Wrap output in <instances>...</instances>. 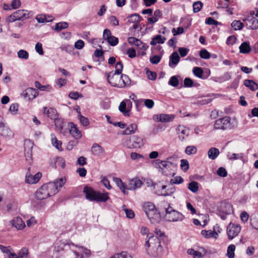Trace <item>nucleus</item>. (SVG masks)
<instances>
[{"label": "nucleus", "mask_w": 258, "mask_h": 258, "mask_svg": "<svg viewBox=\"0 0 258 258\" xmlns=\"http://www.w3.org/2000/svg\"><path fill=\"white\" fill-rule=\"evenodd\" d=\"M59 246L55 247L53 257L57 258L60 255L67 258H88L91 254L90 250L73 243L64 244L62 249H59Z\"/></svg>", "instance_id": "1"}, {"label": "nucleus", "mask_w": 258, "mask_h": 258, "mask_svg": "<svg viewBox=\"0 0 258 258\" xmlns=\"http://www.w3.org/2000/svg\"><path fill=\"white\" fill-rule=\"evenodd\" d=\"M145 246L147 253L153 257L159 256L162 253L160 239L157 236L147 235Z\"/></svg>", "instance_id": "2"}, {"label": "nucleus", "mask_w": 258, "mask_h": 258, "mask_svg": "<svg viewBox=\"0 0 258 258\" xmlns=\"http://www.w3.org/2000/svg\"><path fill=\"white\" fill-rule=\"evenodd\" d=\"M118 74L111 72L107 74L108 83L115 87L122 88L128 87L131 84V80L128 76L124 74Z\"/></svg>", "instance_id": "3"}, {"label": "nucleus", "mask_w": 258, "mask_h": 258, "mask_svg": "<svg viewBox=\"0 0 258 258\" xmlns=\"http://www.w3.org/2000/svg\"><path fill=\"white\" fill-rule=\"evenodd\" d=\"M83 192L85 194L86 198L90 201L105 202L109 199L107 192L102 194L87 186L84 187Z\"/></svg>", "instance_id": "4"}, {"label": "nucleus", "mask_w": 258, "mask_h": 258, "mask_svg": "<svg viewBox=\"0 0 258 258\" xmlns=\"http://www.w3.org/2000/svg\"><path fill=\"white\" fill-rule=\"evenodd\" d=\"M56 194V188L53 184H44L36 190L35 197L38 200H42Z\"/></svg>", "instance_id": "5"}, {"label": "nucleus", "mask_w": 258, "mask_h": 258, "mask_svg": "<svg viewBox=\"0 0 258 258\" xmlns=\"http://www.w3.org/2000/svg\"><path fill=\"white\" fill-rule=\"evenodd\" d=\"M173 159L172 157H169L166 160H157V164L160 169V171L165 176L171 174L172 168L175 167L176 165L172 162Z\"/></svg>", "instance_id": "6"}, {"label": "nucleus", "mask_w": 258, "mask_h": 258, "mask_svg": "<svg viewBox=\"0 0 258 258\" xmlns=\"http://www.w3.org/2000/svg\"><path fill=\"white\" fill-rule=\"evenodd\" d=\"M164 217L167 221L170 222L181 221L184 218V215L173 209L170 206L166 208Z\"/></svg>", "instance_id": "7"}, {"label": "nucleus", "mask_w": 258, "mask_h": 258, "mask_svg": "<svg viewBox=\"0 0 258 258\" xmlns=\"http://www.w3.org/2000/svg\"><path fill=\"white\" fill-rule=\"evenodd\" d=\"M233 127L231 123V118L229 116L217 119L214 124V128L215 130H230Z\"/></svg>", "instance_id": "8"}, {"label": "nucleus", "mask_w": 258, "mask_h": 258, "mask_svg": "<svg viewBox=\"0 0 258 258\" xmlns=\"http://www.w3.org/2000/svg\"><path fill=\"white\" fill-rule=\"evenodd\" d=\"M29 13L25 10H19L9 16L6 19L8 23H12L16 21L23 20L29 18Z\"/></svg>", "instance_id": "9"}, {"label": "nucleus", "mask_w": 258, "mask_h": 258, "mask_svg": "<svg viewBox=\"0 0 258 258\" xmlns=\"http://www.w3.org/2000/svg\"><path fill=\"white\" fill-rule=\"evenodd\" d=\"M241 230V226L239 225H235L230 223L227 228V233L228 238L232 239L238 235Z\"/></svg>", "instance_id": "10"}, {"label": "nucleus", "mask_w": 258, "mask_h": 258, "mask_svg": "<svg viewBox=\"0 0 258 258\" xmlns=\"http://www.w3.org/2000/svg\"><path fill=\"white\" fill-rule=\"evenodd\" d=\"M0 135L8 139H10L14 136L12 131L2 119H0Z\"/></svg>", "instance_id": "11"}, {"label": "nucleus", "mask_w": 258, "mask_h": 258, "mask_svg": "<svg viewBox=\"0 0 258 258\" xmlns=\"http://www.w3.org/2000/svg\"><path fill=\"white\" fill-rule=\"evenodd\" d=\"M38 91L33 88H28L25 90L21 94V96L28 101H31L38 95Z\"/></svg>", "instance_id": "12"}, {"label": "nucleus", "mask_w": 258, "mask_h": 258, "mask_svg": "<svg viewBox=\"0 0 258 258\" xmlns=\"http://www.w3.org/2000/svg\"><path fill=\"white\" fill-rule=\"evenodd\" d=\"M130 142L132 144L130 148H140L145 144V140L138 136H133L130 138Z\"/></svg>", "instance_id": "13"}, {"label": "nucleus", "mask_w": 258, "mask_h": 258, "mask_svg": "<svg viewBox=\"0 0 258 258\" xmlns=\"http://www.w3.org/2000/svg\"><path fill=\"white\" fill-rule=\"evenodd\" d=\"M242 21L245 23L248 28L251 30H256L258 28V19L253 17L247 16L242 19Z\"/></svg>", "instance_id": "14"}, {"label": "nucleus", "mask_w": 258, "mask_h": 258, "mask_svg": "<svg viewBox=\"0 0 258 258\" xmlns=\"http://www.w3.org/2000/svg\"><path fill=\"white\" fill-rule=\"evenodd\" d=\"M68 130L69 134L76 139H79L82 137L81 132L73 122L69 123Z\"/></svg>", "instance_id": "15"}, {"label": "nucleus", "mask_w": 258, "mask_h": 258, "mask_svg": "<svg viewBox=\"0 0 258 258\" xmlns=\"http://www.w3.org/2000/svg\"><path fill=\"white\" fill-rule=\"evenodd\" d=\"M146 216L152 224L159 223L161 220L160 214L158 212L157 209L155 210V211L150 212Z\"/></svg>", "instance_id": "16"}, {"label": "nucleus", "mask_w": 258, "mask_h": 258, "mask_svg": "<svg viewBox=\"0 0 258 258\" xmlns=\"http://www.w3.org/2000/svg\"><path fill=\"white\" fill-rule=\"evenodd\" d=\"M175 116L173 114H160L154 116V119L158 121L162 122H168L172 121Z\"/></svg>", "instance_id": "17"}, {"label": "nucleus", "mask_w": 258, "mask_h": 258, "mask_svg": "<svg viewBox=\"0 0 258 258\" xmlns=\"http://www.w3.org/2000/svg\"><path fill=\"white\" fill-rule=\"evenodd\" d=\"M10 224L17 229H22L25 227V223L21 218L17 217L10 221Z\"/></svg>", "instance_id": "18"}, {"label": "nucleus", "mask_w": 258, "mask_h": 258, "mask_svg": "<svg viewBox=\"0 0 258 258\" xmlns=\"http://www.w3.org/2000/svg\"><path fill=\"white\" fill-rule=\"evenodd\" d=\"M125 129L121 133L122 135H130L135 134L138 130V125L136 123L130 124L128 126L126 125Z\"/></svg>", "instance_id": "19"}, {"label": "nucleus", "mask_w": 258, "mask_h": 258, "mask_svg": "<svg viewBox=\"0 0 258 258\" xmlns=\"http://www.w3.org/2000/svg\"><path fill=\"white\" fill-rule=\"evenodd\" d=\"M180 57L176 51L173 52L169 56V66L171 68H174L178 63Z\"/></svg>", "instance_id": "20"}, {"label": "nucleus", "mask_w": 258, "mask_h": 258, "mask_svg": "<svg viewBox=\"0 0 258 258\" xmlns=\"http://www.w3.org/2000/svg\"><path fill=\"white\" fill-rule=\"evenodd\" d=\"M41 176L42 174L40 172L37 173L34 175H32L31 174L28 175L27 173L26 175L25 181L29 184L35 183L39 181Z\"/></svg>", "instance_id": "21"}, {"label": "nucleus", "mask_w": 258, "mask_h": 258, "mask_svg": "<svg viewBox=\"0 0 258 258\" xmlns=\"http://www.w3.org/2000/svg\"><path fill=\"white\" fill-rule=\"evenodd\" d=\"M142 181L139 178H134L130 181L126 189L133 190L139 188L142 184Z\"/></svg>", "instance_id": "22"}, {"label": "nucleus", "mask_w": 258, "mask_h": 258, "mask_svg": "<svg viewBox=\"0 0 258 258\" xmlns=\"http://www.w3.org/2000/svg\"><path fill=\"white\" fill-rule=\"evenodd\" d=\"M113 181L116 183L117 186L124 195L127 194V191H126L127 189V186L124 182H122L120 178L117 177H113Z\"/></svg>", "instance_id": "23"}, {"label": "nucleus", "mask_w": 258, "mask_h": 258, "mask_svg": "<svg viewBox=\"0 0 258 258\" xmlns=\"http://www.w3.org/2000/svg\"><path fill=\"white\" fill-rule=\"evenodd\" d=\"M166 187V185H162L161 190L159 191L158 194L162 196H168L172 195L175 191V188L174 187L168 188L166 190H165L164 189Z\"/></svg>", "instance_id": "24"}, {"label": "nucleus", "mask_w": 258, "mask_h": 258, "mask_svg": "<svg viewBox=\"0 0 258 258\" xmlns=\"http://www.w3.org/2000/svg\"><path fill=\"white\" fill-rule=\"evenodd\" d=\"M43 109L44 113L46 114L51 119H55L57 117V112L54 108H49L48 109L46 107H44Z\"/></svg>", "instance_id": "25"}, {"label": "nucleus", "mask_w": 258, "mask_h": 258, "mask_svg": "<svg viewBox=\"0 0 258 258\" xmlns=\"http://www.w3.org/2000/svg\"><path fill=\"white\" fill-rule=\"evenodd\" d=\"M66 179L65 178L61 177L58 179H55L53 182L47 183L48 184H53L54 185L55 188H56V194L58 192V188L62 187L65 184Z\"/></svg>", "instance_id": "26"}, {"label": "nucleus", "mask_w": 258, "mask_h": 258, "mask_svg": "<svg viewBox=\"0 0 258 258\" xmlns=\"http://www.w3.org/2000/svg\"><path fill=\"white\" fill-rule=\"evenodd\" d=\"M162 14L160 10H156L154 13V15L152 17L148 19V23L150 24H153L157 22L159 19L162 17Z\"/></svg>", "instance_id": "27"}, {"label": "nucleus", "mask_w": 258, "mask_h": 258, "mask_svg": "<svg viewBox=\"0 0 258 258\" xmlns=\"http://www.w3.org/2000/svg\"><path fill=\"white\" fill-rule=\"evenodd\" d=\"M143 209L146 215H147L150 212H153L156 209L155 205L150 202H146L143 205Z\"/></svg>", "instance_id": "28"}, {"label": "nucleus", "mask_w": 258, "mask_h": 258, "mask_svg": "<svg viewBox=\"0 0 258 258\" xmlns=\"http://www.w3.org/2000/svg\"><path fill=\"white\" fill-rule=\"evenodd\" d=\"M244 85L249 88L252 91L258 89V84L252 80H245L244 81Z\"/></svg>", "instance_id": "29"}, {"label": "nucleus", "mask_w": 258, "mask_h": 258, "mask_svg": "<svg viewBox=\"0 0 258 258\" xmlns=\"http://www.w3.org/2000/svg\"><path fill=\"white\" fill-rule=\"evenodd\" d=\"M91 151L92 154L95 156H100L104 152L102 147L97 144H93Z\"/></svg>", "instance_id": "30"}, {"label": "nucleus", "mask_w": 258, "mask_h": 258, "mask_svg": "<svg viewBox=\"0 0 258 258\" xmlns=\"http://www.w3.org/2000/svg\"><path fill=\"white\" fill-rule=\"evenodd\" d=\"M220 154V152L218 149L212 147L208 152V157L211 160H214L217 158Z\"/></svg>", "instance_id": "31"}, {"label": "nucleus", "mask_w": 258, "mask_h": 258, "mask_svg": "<svg viewBox=\"0 0 258 258\" xmlns=\"http://www.w3.org/2000/svg\"><path fill=\"white\" fill-rule=\"evenodd\" d=\"M165 40V37H162L161 35H157L152 38L150 44L151 45H156L157 43L163 44Z\"/></svg>", "instance_id": "32"}, {"label": "nucleus", "mask_w": 258, "mask_h": 258, "mask_svg": "<svg viewBox=\"0 0 258 258\" xmlns=\"http://www.w3.org/2000/svg\"><path fill=\"white\" fill-rule=\"evenodd\" d=\"M251 51V47L249 43L248 42H244L239 46V52L241 53H248Z\"/></svg>", "instance_id": "33"}, {"label": "nucleus", "mask_w": 258, "mask_h": 258, "mask_svg": "<svg viewBox=\"0 0 258 258\" xmlns=\"http://www.w3.org/2000/svg\"><path fill=\"white\" fill-rule=\"evenodd\" d=\"M51 143L54 147L59 151H62L61 147L62 143L60 141L58 140L54 134H51Z\"/></svg>", "instance_id": "34"}, {"label": "nucleus", "mask_w": 258, "mask_h": 258, "mask_svg": "<svg viewBox=\"0 0 258 258\" xmlns=\"http://www.w3.org/2000/svg\"><path fill=\"white\" fill-rule=\"evenodd\" d=\"M201 234L205 238H209L211 237L216 238L218 234L215 231L203 230L201 231Z\"/></svg>", "instance_id": "35"}, {"label": "nucleus", "mask_w": 258, "mask_h": 258, "mask_svg": "<svg viewBox=\"0 0 258 258\" xmlns=\"http://www.w3.org/2000/svg\"><path fill=\"white\" fill-rule=\"evenodd\" d=\"M37 21L39 23H45V22H51L52 21L51 19V17L48 16L44 15H39L36 16V18Z\"/></svg>", "instance_id": "36"}, {"label": "nucleus", "mask_w": 258, "mask_h": 258, "mask_svg": "<svg viewBox=\"0 0 258 258\" xmlns=\"http://www.w3.org/2000/svg\"><path fill=\"white\" fill-rule=\"evenodd\" d=\"M126 108V104L125 102L122 101L119 106V110L125 116H128L130 115V110H127Z\"/></svg>", "instance_id": "37"}, {"label": "nucleus", "mask_w": 258, "mask_h": 258, "mask_svg": "<svg viewBox=\"0 0 258 258\" xmlns=\"http://www.w3.org/2000/svg\"><path fill=\"white\" fill-rule=\"evenodd\" d=\"M243 153H228L227 154V158L230 160H234L237 159H242L243 158Z\"/></svg>", "instance_id": "38"}, {"label": "nucleus", "mask_w": 258, "mask_h": 258, "mask_svg": "<svg viewBox=\"0 0 258 258\" xmlns=\"http://www.w3.org/2000/svg\"><path fill=\"white\" fill-rule=\"evenodd\" d=\"M128 22L132 23H139L141 17L138 14H134L128 17Z\"/></svg>", "instance_id": "39"}, {"label": "nucleus", "mask_w": 258, "mask_h": 258, "mask_svg": "<svg viewBox=\"0 0 258 258\" xmlns=\"http://www.w3.org/2000/svg\"><path fill=\"white\" fill-rule=\"evenodd\" d=\"M187 253L193 256V258H202L203 255L200 251H196L192 248L188 249Z\"/></svg>", "instance_id": "40"}, {"label": "nucleus", "mask_w": 258, "mask_h": 258, "mask_svg": "<svg viewBox=\"0 0 258 258\" xmlns=\"http://www.w3.org/2000/svg\"><path fill=\"white\" fill-rule=\"evenodd\" d=\"M235 246L234 244H230V245H229L227 250V256H228L229 258H234L235 256Z\"/></svg>", "instance_id": "41"}, {"label": "nucleus", "mask_w": 258, "mask_h": 258, "mask_svg": "<svg viewBox=\"0 0 258 258\" xmlns=\"http://www.w3.org/2000/svg\"><path fill=\"white\" fill-rule=\"evenodd\" d=\"M78 116L79 119L80 120L81 123L83 126H86L89 124L90 122H89V119L87 117L83 116L81 114L80 111H78Z\"/></svg>", "instance_id": "42"}, {"label": "nucleus", "mask_w": 258, "mask_h": 258, "mask_svg": "<svg viewBox=\"0 0 258 258\" xmlns=\"http://www.w3.org/2000/svg\"><path fill=\"white\" fill-rule=\"evenodd\" d=\"M54 120V124L56 128L59 131L60 133L62 132L63 130L64 123L62 119L56 118Z\"/></svg>", "instance_id": "43"}, {"label": "nucleus", "mask_w": 258, "mask_h": 258, "mask_svg": "<svg viewBox=\"0 0 258 258\" xmlns=\"http://www.w3.org/2000/svg\"><path fill=\"white\" fill-rule=\"evenodd\" d=\"M231 26L235 30H240L243 28L244 24L240 21L234 20L232 22Z\"/></svg>", "instance_id": "44"}, {"label": "nucleus", "mask_w": 258, "mask_h": 258, "mask_svg": "<svg viewBox=\"0 0 258 258\" xmlns=\"http://www.w3.org/2000/svg\"><path fill=\"white\" fill-rule=\"evenodd\" d=\"M178 131L180 132L179 133V138L183 140L185 139L184 135L186 136H188L189 131L187 128H184L183 127L179 126L178 128Z\"/></svg>", "instance_id": "45"}, {"label": "nucleus", "mask_w": 258, "mask_h": 258, "mask_svg": "<svg viewBox=\"0 0 258 258\" xmlns=\"http://www.w3.org/2000/svg\"><path fill=\"white\" fill-rule=\"evenodd\" d=\"M225 207L227 208V210L226 211H225V213L226 214H221L220 215L221 218L225 220L227 218V215L230 214L231 212H232V206L230 204H225Z\"/></svg>", "instance_id": "46"}, {"label": "nucleus", "mask_w": 258, "mask_h": 258, "mask_svg": "<svg viewBox=\"0 0 258 258\" xmlns=\"http://www.w3.org/2000/svg\"><path fill=\"white\" fill-rule=\"evenodd\" d=\"M17 255L18 258H29L28 249L23 247L19 251Z\"/></svg>", "instance_id": "47"}, {"label": "nucleus", "mask_w": 258, "mask_h": 258, "mask_svg": "<svg viewBox=\"0 0 258 258\" xmlns=\"http://www.w3.org/2000/svg\"><path fill=\"white\" fill-rule=\"evenodd\" d=\"M188 189L194 193L196 192L199 189L198 183L196 181H192L189 183Z\"/></svg>", "instance_id": "48"}, {"label": "nucleus", "mask_w": 258, "mask_h": 258, "mask_svg": "<svg viewBox=\"0 0 258 258\" xmlns=\"http://www.w3.org/2000/svg\"><path fill=\"white\" fill-rule=\"evenodd\" d=\"M69 26L67 22H62L56 23L55 26V30L59 31L63 29L67 28Z\"/></svg>", "instance_id": "49"}, {"label": "nucleus", "mask_w": 258, "mask_h": 258, "mask_svg": "<svg viewBox=\"0 0 258 258\" xmlns=\"http://www.w3.org/2000/svg\"><path fill=\"white\" fill-rule=\"evenodd\" d=\"M122 209L124 211L126 217L130 219H133L134 218L135 213L132 210L126 208L125 205L122 206Z\"/></svg>", "instance_id": "50"}, {"label": "nucleus", "mask_w": 258, "mask_h": 258, "mask_svg": "<svg viewBox=\"0 0 258 258\" xmlns=\"http://www.w3.org/2000/svg\"><path fill=\"white\" fill-rule=\"evenodd\" d=\"M194 74L199 78H202L203 75V70L200 67H194L192 69Z\"/></svg>", "instance_id": "51"}, {"label": "nucleus", "mask_w": 258, "mask_h": 258, "mask_svg": "<svg viewBox=\"0 0 258 258\" xmlns=\"http://www.w3.org/2000/svg\"><path fill=\"white\" fill-rule=\"evenodd\" d=\"M193 11L194 13H198L202 9L203 3L200 1L195 2L193 4Z\"/></svg>", "instance_id": "52"}, {"label": "nucleus", "mask_w": 258, "mask_h": 258, "mask_svg": "<svg viewBox=\"0 0 258 258\" xmlns=\"http://www.w3.org/2000/svg\"><path fill=\"white\" fill-rule=\"evenodd\" d=\"M185 152L186 154L189 155L195 154L197 152V149L195 146H189L186 148Z\"/></svg>", "instance_id": "53"}, {"label": "nucleus", "mask_w": 258, "mask_h": 258, "mask_svg": "<svg viewBox=\"0 0 258 258\" xmlns=\"http://www.w3.org/2000/svg\"><path fill=\"white\" fill-rule=\"evenodd\" d=\"M200 56L203 59H209L211 56L210 53L205 49H203L199 52Z\"/></svg>", "instance_id": "54"}, {"label": "nucleus", "mask_w": 258, "mask_h": 258, "mask_svg": "<svg viewBox=\"0 0 258 258\" xmlns=\"http://www.w3.org/2000/svg\"><path fill=\"white\" fill-rule=\"evenodd\" d=\"M180 167L184 172H186L189 168L188 161L185 159H181L180 160Z\"/></svg>", "instance_id": "55"}, {"label": "nucleus", "mask_w": 258, "mask_h": 258, "mask_svg": "<svg viewBox=\"0 0 258 258\" xmlns=\"http://www.w3.org/2000/svg\"><path fill=\"white\" fill-rule=\"evenodd\" d=\"M110 258H133L132 256L126 252H122L120 253L116 254Z\"/></svg>", "instance_id": "56"}, {"label": "nucleus", "mask_w": 258, "mask_h": 258, "mask_svg": "<svg viewBox=\"0 0 258 258\" xmlns=\"http://www.w3.org/2000/svg\"><path fill=\"white\" fill-rule=\"evenodd\" d=\"M169 85L173 87H177L179 84V81L176 76H172L170 78L169 82Z\"/></svg>", "instance_id": "57"}, {"label": "nucleus", "mask_w": 258, "mask_h": 258, "mask_svg": "<svg viewBox=\"0 0 258 258\" xmlns=\"http://www.w3.org/2000/svg\"><path fill=\"white\" fill-rule=\"evenodd\" d=\"M106 41L110 45L112 46H114L118 43V39L114 36L109 37V39Z\"/></svg>", "instance_id": "58"}, {"label": "nucleus", "mask_w": 258, "mask_h": 258, "mask_svg": "<svg viewBox=\"0 0 258 258\" xmlns=\"http://www.w3.org/2000/svg\"><path fill=\"white\" fill-rule=\"evenodd\" d=\"M229 6V0L220 1L218 4V8L222 9H227Z\"/></svg>", "instance_id": "59"}, {"label": "nucleus", "mask_w": 258, "mask_h": 258, "mask_svg": "<svg viewBox=\"0 0 258 258\" xmlns=\"http://www.w3.org/2000/svg\"><path fill=\"white\" fill-rule=\"evenodd\" d=\"M18 56L20 58L27 59L29 57V54L26 50L21 49L18 52Z\"/></svg>", "instance_id": "60"}, {"label": "nucleus", "mask_w": 258, "mask_h": 258, "mask_svg": "<svg viewBox=\"0 0 258 258\" xmlns=\"http://www.w3.org/2000/svg\"><path fill=\"white\" fill-rule=\"evenodd\" d=\"M123 69V64L121 61H118L115 66V71L114 73L121 74Z\"/></svg>", "instance_id": "61"}, {"label": "nucleus", "mask_w": 258, "mask_h": 258, "mask_svg": "<svg viewBox=\"0 0 258 258\" xmlns=\"http://www.w3.org/2000/svg\"><path fill=\"white\" fill-rule=\"evenodd\" d=\"M217 174L222 177H225L227 175V172L225 168L221 167L217 170Z\"/></svg>", "instance_id": "62"}, {"label": "nucleus", "mask_w": 258, "mask_h": 258, "mask_svg": "<svg viewBox=\"0 0 258 258\" xmlns=\"http://www.w3.org/2000/svg\"><path fill=\"white\" fill-rule=\"evenodd\" d=\"M161 59V56L158 55H155L150 58V61L151 63L157 64L160 62Z\"/></svg>", "instance_id": "63"}, {"label": "nucleus", "mask_w": 258, "mask_h": 258, "mask_svg": "<svg viewBox=\"0 0 258 258\" xmlns=\"http://www.w3.org/2000/svg\"><path fill=\"white\" fill-rule=\"evenodd\" d=\"M143 101L144 103V105L149 109L152 108L154 105V102L153 100L146 99H143Z\"/></svg>", "instance_id": "64"}]
</instances>
